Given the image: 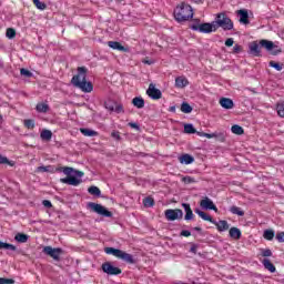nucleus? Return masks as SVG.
<instances>
[{
	"label": "nucleus",
	"mask_w": 284,
	"mask_h": 284,
	"mask_svg": "<svg viewBox=\"0 0 284 284\" xmlns=\"http://www.w3.org/2000/svg\"><path fill=\"white\" fill-rule=\"evenodd\" d=\"M88 68L85 67H79L78 68V74L73 75L71 79L72 85L74 88H78L82 92H92L94 90V85H92V82H88Z\"/></svg>",
	"instance_id": "f257e3e1"
},
{
	"label": "nucleus",
	"mask_w": 284,
	"mask_h": 284,
	"mask_svg": "<svg viewBox=\"0 0 284 284\" xmlns=\"http://www.w3.org/2000/svg\"><path fill=\"white\" fill-rule=\"evenodd\" d=\"M59 172H63V174L67 176L60 179V183H64L65 185H73L74 187L83 183L81 180V178L85 174L83 171H77L71 166H62L59 169Z\"/></svg>",
	"instance_id": "f03ea898"
},
{
	"label": "nucleus",
	"mask_w": 284,
	"mask_h": 284,
	"mask_svg": "<svg viewBox=\"0 0 284 284\" xmlns=\"http://www.w3.org/2000/svg\"><path fill=\"white\" fill-rule=\"evenodd\" d=\"M173 14L178 23H183L184 21H190V19L194 17V10L192 9V6L182 2L175 7Z\"/></svg>",
	"instance_id": "7ed1b4c3"
},
{
	"label": "nucleus",
	"mask_w": 284,
	"mask_h": 284,
	"mask_svg": "<svg viewBox=\"0 0 284 284\" xmlns=\"http://www.w3.org/2000/svg\"><path fill=\"white\" fill-rule=\"evenodd\" d=\"M104 252L105 254L115 256V258H120L121 261H124V263H130V265H134V263H136V261H134V256L130 253H125V251H121L114 247H105Z\"/></svg>",
	"instance_id": "20e7f679"
},
{
	"label": "nucleus",
	"mask_w": 284,
	"mask_h": 284,
	"mask_svg": "<svg viewBox=\"0 0 284 284\" xmlns=\"http://www.w3.org/2000/svg\"><path fill=\"white\" fill-rule=\"evenodd\" d=\"M213 23L215 30H219V28H222V30H234V22L225 13H217Z\"/></svg>",
	"instance_id": "39448f33"
},
{
	"label": "nucleus",
	"mask_w": 284,
	"mask_h": 284,
	"mask_svg": "<svg viewBox=\"0 0 284 284\" xmlns=\"http://www.w3.org/2000/svg\"><path fill=\"white\" fill-rule=\"evenodd\" d=\"M191 30H194L195 32H201L202 34H210L211 32H216V27L214 24V21L212 23L204 22L201 24H192Z\"/></svg>",
	"instance_id": "423d86ee"
},
{
	"label": "nucleus",
	"mask_w": 284,
	"mask_h": 284,
	"mask_svg": "<svg viewBox=\"0 0 284 284\" xmlns=\"http://www.w3.org/2000/svg\"><path fill=\"white\" fill-rule=\"evenodd\" d=\"M88 207L89 210H91V212H95V214H99L100 216H104L105 219H112V212L101 204L89 202Z\"/></svg>",
	"instance_id": "0eeeda50"
},
{
	"label": "nucleus",
	"mask_w": 284,
	"mask_h": 284,
	"mask_svg": "<svg viewBox=\"0 0 284 284\" xmlns=\"http://www.w3.org/2000/svg\"><path fill=\"white\" fill-rule=\"evenodd\" d=\"M42 252L53 258V261H61V256L63 254V248L61 247H52V246H44Z\"/></svg>",
	"instance_id": "6e6552de"
},
{
	"label": "nucleus",
	"mask_w": 284,
	"mask_h": 284,
	"mask_svg": "<svg viewBox=\"0 0 284 284\" xmlns=\"http://www.w3.org/2000/svg\"><path fill=\"white\" fill-rule=\"evenodd\" d=\"M102 272L109 276H119L123 271L120 267L112 265V262H104L101 266Z\"/></svg>",
	"instance_id": "1a4fd4ad"
},
{
	"label": "nucleus",
	"mask_w": 284,
	"mask_h": 284,
	"mask_svg": "<svg viewBox=\"0 0 284 284\" xmlns=\"http://www.w3.org/2000/svg\"><path fill=\"white\" fill-rule=\"evenodd\" d=\"M260 45L262 48H265V50H267L268 52H272V54L274 57H276V54H281V52H283V49H281L278 45L274 44V42H272L270 40H261Z\"/></svg>",
	"instance_id": "9d476101"
},
{
	"label": "nucleus",
	"mask_w": 284,
	"mask_h": 284,
	"mask_svg": "<svg viewBox=\"0 0 284 284\" xmlns=\"http://www.w3.org/2000/svg\"><path fill=\"white\" fill-rule=\"evenodd\" d=\"M164 216L168 221H179V219H183V211L181 209H168Z\"/></svg>",
	"instance_id": "9b49d317"
},
{
	"label": "nucleus",
	"mask_w": 284,
	"mask_h": 284,
	"mask_svg": "<svg viewBox=\"0 0 284 284\" xmlns=\"http://www.w3.org/2000/svg\"><path fill=\"white\" fill-rule=\"evenodd\" d=\"M200 206L203 210H213V212H219V207H216V204L210 199V197H204L200 202Z\"/></svg>",
	"instance_id": "f8f14e48"
},
{
	"label": "nucleus",
	"mask_w": 284,
	"mask_h": 284,
	"mask_svg": "<svg viewBox=\"0 0 284 284\" xmlns=\"http://www.w3.org/2000/svg\"><path fill=\"white\" fill-rule=\"evenodd\" d=\"M146 93L149 94V97L153 100H159L161 99V97H163V93H161V90L154 88V85L150 84Z\"/></svg>",
	"instance_id": "ddd939ff"
},
{
	"label": "nucleus",
	"mask_w": 284,
	"mask_h": 284,
	"mask_svg": "<svg viewBox=\"0 0 284 284\" xmlns=\"http://www.w3.org/2000/svg\"><path fill=\"white\" fill-rule=\"evenodd\" d=\"M248 52L252 57H261V45L258 42L253 41L248 44Z\"/></svg>",
	"instance_id": "4468645a"
},
{
	"label": "nucleus",
	"mask_w": 284,
	"mask_h": 284,
	"mask_svg": "<svg viewBox=\"0 0 284 284\" xmlns=\"http://www.w3.org/2000/svg\"><path fill=\"white\" fill-rule=\"evenodd\" d=\"M212 224L215 225L217 232H227L230 230V223L225 220H220L219 222L213 220Z\"/></svg>",
	"instance_id": "2eb2a0df"
},
{
	"label": "nucleus",
	"mask_w": 284,
	"mask_h": 284,
	"mask_svg": "<svg viewBox=\"0 0 284 284\" xmlns=\"http://www.w3.org/2000/svg\"><path fill=\"white\" fill-rule=\"evenodd\" d=\"M237 14L240 17V23H243L244 26H247V23H250V14L247 13V10H237Z\"/></svg>",
	"instance_id": "dca6fc26"
},
{
	"label": "nucleus",
	"mask_w": 284,
	"mask_h": 284,
	"mask_svg": "<svg viewBox=\"0 0 284 284\" xmlns=\"http://www.w3.org/2000/svg\"><path fill=\"white\" fill-rule=\"evenodd\" d=\"M182 207L185 212V221H192V219H194V212H192V206H190V204L187 203H182Z\"/></svg>",
	"instance_id": "f3484780"
},
{
	"label": "nucleus",
	"mask_w": 284,
	"mask_h": 284,
	"mask_svg": "<svg viewBox=\"0 0 284 284\" xmlns=\"http://www.w3.org/2000/svg\"><path fill=\"white\" fill-rule=\"evenodd\" d=\"M220 105L224 108V110H232V108H234V101L229 98H222L220 99Z\"/></svg>",
	"instance_id": "a211bd4d"
},
{
	"label": "nucleus",
	"mask_w": 284,
	"mask_h": 284,
	"mask_svg": "<svg viewBox=\"0 0 284 284\" xmlns=\"http://www.w3.org/2000/svg\"><path fill=\"white\" fill-rule=\"evenodd\" d=\"M179 161H180V163H182L184 165H192V163H194V156L185 153L179 158Z\"/></svg>",
	"instance_id": "6ab92c4d"
},
{
	"label": "nucleus",
	"mask_w": 284,
	"mask_h": 284,
	"mask_svg": "<svg viewBox=\"0 0 284 284\" xmlns=\"http://www.w3.org/2000/svg\"><path fill=\"white\" fill-rule=\"evenodd\" d=\"M109 48H112V50H119V52H128V49L121 44L119 41H109L108 42Z\"/></svg>",
	"instance_id": "aec40b11"
},
{
	"label": "nucleus",
	"mask_w": 284,
	"mask_h": 284,
	"mask_svg": "<svg viewBox=\"0 0 284 284\" xmlns=\"http://www.w3.org/2000/svg\"><path fill=\"white\" fill-rule=\"evenodd\" d=\"M229 235L233 239V241L241 240L242 233L239 227L233 226L229 230Z\"/></svg>",
	"instance_id": "412c9836"
},
{
	"label": "nucleus",
	"mask_w": 284,
	"mask_h": 284,
	"mask_svg": "<svg viewBox=\"0 0 284 284\" xmlns=\"http://www.w3.org/2000/svg\"><path fill=\"white\" fill-rule=\"evenodd\" d=\"M189 84H190V81H187L185 77H178L175 79V88L183 89V88H186V85Z\"/></svg>",
	"instance_id": "4be33fe9"
},
{
	"label": "nucleus",
	"mask_w": 284,
	"mask_h": 284,
	"mask_svg": "<svg viewBox=\"0 0 284 284\" xmlns=\"http://www.w3.org/2000/svg\"><path fill=\"white\" fill-rule=\"evenodd\" d=\"M263 266L265 267V270H267L268 272H271V274H274V272H276V266H274V264L272 263V261H270L268 258H264L262 261Z\"/></svg>",
	"instance_id": "5701e85b"
},
{
	"label": "nucleus",
	"mask_w": 284,
	"mask_h": 284,
	"mask_svg": "<svg viewBox=\"0 0 284 284\" xmlns=\"http://www.w3.org/2000/svg\"><path fill=\"white\" fill-rule=\"evenodd\" d=\"M132 103L134 108H138L139 110L145 108V100H143V98L135 97L133 98Z\"/></svg>",
	"instance_id": "b1692460"
},
{
	"label": "nucleus",
	"mask_w": 284,
	"mask_h": 284,
	"mask_svg": "<svg viewBox=\"0 0 284 284\" xmlns=\"http://www.w3.org/2000/svg\"><path fill=\"white\" fill-rule=\"evenodd\" d=\"M195 214L201 216L203 221H209V223H214V219H212V216H210L207 213H205L199 209L195 210Z\"/></svg>",
	"instance_id": "393cba45"
},
{
	"label": "nucleus",
	"mask_w": 284,
	"mask_h": 284,
	"mask_svg": "<svg viewBox=\"0 0 284 284\" xmlns=\"http://www.w3.org/2000/svg\"><path fill=\"white\" fill-rule=\"evenodd\" d=\"M40 139L42 141H52V131L48 129L42 130V132L40 133Z\"/></svg>",
	"instance_id": "a878e982"
},
{
	"label": "nucleus",
	"mask_w": 284,
	"mask_h": 284,
	"mask_svg": "<svg viewBox=\"0 0 284 284\" xmlns=\"http://www.w3.org/2000/svg\"><path fill=\"white\" fill-rule=\"evenodd\" d=\"M80 132L83 136H99V132L91 129L81 128Z\"/></svg>",
	"instance_id": "bb28decb"
},
{
	"label": "nucleus",
	"mask_w": 284,
	"mask_h": 284,
	"mask_svg": "<svg viewBox=\"0 0 284 284\" xmlns=\"http://www.w3.org/2000/svg\"><path fill=\"white\" fill-rule=\"evenodd\" d=\"M37 112H40L42 114H45L50 110V105L48 103L40 102L36 106Z\"/></svg>",
	"instance_id": "cd10ccee"
},
{
	"label": "nucleus",
	"mask_w": 284,
	"mask_h": 284,
	"mask_svg": "<svg viewBox=\"0 0 284 284\" xmlns=\"http://www.w3.org/2000/svg\"><path fill=\"white\" fill-rule=\"evenodd\" d=\"M0 250H11V252H17V246H14V244L0 241Z\"/></svg>",
	"instance_id": "c85d7f7f"
},
{
	"label": "nucleus",
	"mask_w": 284,
	"mask_h": 284,
	"mask_svg": "<svg viewBox=\"0 0 284 284\" xmlns=\"http://www.w3.org/2000/svg\"><path fill=\"white\" fill-rule=\"evenodd\" d=\"M230 213L231 214H236L237 216H245V212L236 205H233V206L230 207Z\"/></svg>",
	"instance_id": "c756f323"
},
{
	"label": "nucleus",
	"mask_w": 284,
	"mask_h": 284,
	"mask_svg": "<svg viewBox=\"0 0 284 284\" xmlns=\"http://www.w3.org/2000/svg\"><path fill=\"white\" fill-rule=\"evenodd\" d=\"M231 132L233 134H237L239 136H241V134H245V130H243V126L235 124L231 128Z\"/></svg>",
	"instance_id": "7c9ffc66"
},
{
	"label": "nucleus",
	"mask_w": 284,
	"mask_h": 284,
	"mask_svg": "<svg viewBox=\"0 0 284 284\" xmlns=\"http://www.w3.org/2000/svg\"><path fill=\"white\" fill-rule=\"evenodd\" d=\"M14 240L18 243H28V235L26 233H18L16 234Z\"/></svg>",
	"instance_id": "2f4dec72"
},
{
	"label": "nucleus",
	"mask_w": 284,
	"mask_h": 284,
	"mask_svg": "<svg viewBox=\"0 0 284 284\" xmlns=\"http://www.w3.org/2000/svg\"><path fill=\"white\" fill-rule=\"evenodd\" d=\"M88 192L92 194V196H101V189H99V186H90Z\"/></svg>",
	"instance_id": "473e14b6"
},
{
	"label": "nucleus",
	"mask_w": 284,
	"mask_h": 284,
	"mask_svg": "<svg viewBox=\"0 0 284 284\" xmlns=\"http://www.w3.org/2000/svg\"><path fill=\"white\" fill-rule=\"evenodd\" d=\"M181 112H183L184 114H190L192 112V106L190 105V103L183 102L181 104Z\"/></svg>",
	"instance_id": "72a5a7b5"
},
{
	"label": "nucleus",
	"mask_w": 284,
	"mask_h": 284,
	"mask_svg": "<svg viewBox=\"0 0 284 284\" xmlns=\"http://www.w3.org/2000/svg\"><path fill=\"white\" fill-rule=\"evenodd\" d=\"M263 236L266 241H273L275 233L273 230H265Z\"/></svg>",
	"instance_id": "f704fd0d"
},
{
	"label": "nucleus",
	"mask_w": 284,
	"mask_h": 284,
	"mask_svg": "<svg viewBox=\"0 0 284 284\" xmlns=\"http://www.w3.org/2000/svg\"><path fill=\"white\" fill-rule=\"evenodd\" d=\"M270 68H274L277 72H281L283 70V63L276 62V61H270L268 62Z\"/></svg>",
	"instance_id": "c9c22d12"
},
{
	"label": "nucleus",
	"mask_w": 284,
	"mask_h": 284,
	"mask_svg": "<svg viewBox=\"0 0 284 284\" xmlns=\"http://www.w3.org/2000/svg\"><path fill=\"white\" fill-rule=\"evenodd\" d=\"M33 6H36L38 10H45L48 8V4L41 2V0H33Z\"/></svg>",
	"instance_id": "e433bc0d"
},
{
	"label": "nucleus",
	"mask_w": 284,
	"mask_h": 284,
	"mask_svg": "<svg viewBox=\"0 0 284 284\" xmlns=\"http://www.w3.org/2000/svg\"><path fill=\"white\" fill-rule=\"evenodd\" d=\"M276 110L278 116H281V119H284V101L276 104Z\"/></svg>",
	"instance_id": "4c0bfd02"
},
{
	"label": "nucleus",
	"mask_w": 284,
	"mask_h": 284,
	"mask_svg": "<svg viewBox=\"0 0 284 284\" xmlns=\"http://www.w3.org/2000/svg\"><path fill=\"white\" fill-rule=\"evenodd\" d=\"M184 132L186 134H196V129H194V125H192V124H185Z\"/></svg>",
	"instance_id": "58836bf2"
},
{
	"label": "nucleus",
	"mask_w": 284,
	"mask_h": 284,
	"mask_svg": "<svg viewBox=\"0 0 284 284\" xmlns=\"http://www.w3.org/2000/svg\"><path fill=\"white\" fill-rule=\"evenodd\" d=\"M34 120L32 119H28V120H24V128H27V130H34Z\"/></svg>",
	"instance_id": "ea45409f"
},
{
	"label": "nucleus",
	"mask_w": 284,
	"mask_h": 284,
	"mask_svg": "<svg viewBox=\"0 0 284 284\" xmlns=\"http://www.w3.org/2000/svg\"><path fill=\"white\" fill-rule=\"evenodd\" d=\"M144 207H154V199L152 197H145L143 200Z\"/></svg>",
	"instance_id": "a19ab883"
},
{
	"label": "nucleus",
	"mask_w": 284,
	"mask_h": 284,
	"mask_svg": "<svg viewBox=\"0 0 284 284\" xmlns=\"http://www.w3.org/2000/svg\"><path fill=\"white\" fill-rule=\"evenodd\" d=\"M113 112H115L116 114H123V112H125V110L123 109V104L115 102V106L113 108Z\"/></svg>",
	"instance_id": "79ce46f5"
},
{
	"label": "nucleus",
	"mask_w": 284,
	"mask_h": 284,
	"mask_svg": "<svg viewBox=\"0 0 284 284\" xmlns=\"http://www.w3.org/2000/svg\"><path fill=\"white\" fill-rule=\"evenodd\" d=\"M6 36L8 39H14V37H17V30H14L12 28H8Z\"/></svg>",
	"instance_id": "37998d69"
},
{
	"label": "nucleus",
	"mask_w": 284,
	"mask_h": 284,
	"mask_svg": "<svg viewBox=\"0 0 284 284\" xmlns=\"http://www.w3.org/2000/svg\"><path fill=\"white\" fill-rule=\"evenodd\" d=\"M241 52H243V47L241 44H235L232 54H241Z\"/></svg>",
	"instance_id": "c03bdc74"
},
{
	"label": "nucleus",
	"mask_w": 284,
	"mask_h": 284,
	"mask_svg": "<svg viewBox=\"0 0 284 284\" xmlns=\"http://www.w3.org/2000/svg\"><path fill=\"white\" fill-rule=\"evenodd\" d=\"M20 74L22 77H27L28 79H30V77H32V72H30V70H28V69H21Z\"/></svg>",
	"instance_id": "a18cd8bd"
},
{
	"label": "nucleus",
	"mask_w": 284,
	"mask_h": 284,
	"mask_svg": "<svg viewBox=\"0 0 284 284\" xmlns=\"http://www.w3.org/2000/svg\"><path fill=\"white\" fill-rule=\"evenodd\" d=\"M0 284H14V280L0 277Z\"/></svg>",
	"instance_id": "49530a36"
},
{
	"label": "nucleus",
	"mask_w": 284,
	"mask_h": 284,
	"mask_svg": "<svg viewBox=\"0 0 284 284\" xmlns=\"http://www.w3.org/2000/svg\"><path fill=\"white\" fill-rule=\"evenodd\" d=\"M261 254H262V256H264V258H267V257L272 256V250L264 248V250H262Z\"/></svg>",
	"instance_id": "de8ad7c7"
},
{
	"label": "nucleus",
	"mask_w": 284,
	"mask_h": 284,
	"mask_svg": "<svg viewBox=\"0 0 284 284\" xmlns=\"http://www.w3.org/2000/svg\"><path fill=\"white\" fill-rule=\"evenodd\" d=\"M275 239L278 241V243H284V232H278Z\"/></svg>",
	"instance_id": "09e8293b"
},
{
	"label": "nucleus",
	"mask_w": 284,
	"mask_h": 284,
	"mask_svg": "<svg viewBox=\"0 0 284 284\" xmlns=\"http://www.w3.org/2000/svg\"><path fill=\"white\" fill-rule=\"evenodd\" d=\"M115 103H116V102H114V103L106 102V103H105L106 110H109V112H114Z\"/></svg>",
	"instance_id": "8fccbe9b"
},
{
	"label": "nucleus",
	"mask_w": 284,
	"mask_h": 284,
	"mask_svg": "<svg viewBox=\"0 0 284 284\" xmlns=\"http://www.w3.org/2000/svg\"><path fill=\"white\" fill-rule=\"evenodd\" d=\"M183 181L189 184L196 183V180H194V178H192V176H185V178H183Z\"/></svg>",
	"instance_id": "3c124183"
},
{
	"label": "nucleus",
	"mask_w": 284,
	"mask_h": 284,
	"mask_svg": "<svg viewBox=\"0 0 284 284\" xmlns=\"http://www.w3.org/2000/svg\"><path fill=\"white\" fill-rule=\"evenodd\" d=\"M225 45H226V48H232V45H234V39H232V38L226 39Z\"/></svg>",
	"instance_id": "603ef678"
},
{
	"label": "nucleus",
	"mask_w": 284,
	"mask_h": 284,
	"mask_svg": "<svg viewBox=\"0 0 284 284\" xmlns=\"http://www.w3.org/2000/svg\"><path fill=\"white\" fill-rule=\"evenodd\" d=\"M8 163H10V161L6 156L0 155V165H6Z\"/></svg>",
	"instance_id": "864d4df0"
},
{
	"label": "nucleus",
	"mask_w": 284,
	"mask_h": 284,
	"mask_svg": "<svg viewBox=\"0 0 284 284\" xmlns=\"http://www.w3.org/2000/svg\"><path fill=\"white\" fill-rule=\"evenodd\" d=\"M180 235L187 237V236H192V233L187 230H183V231H181Z\"/></svg>",
	"instance_id": "5fc2aeb1"
},
{
	"label": "nucleus",
	"mask_w": 284,
	"mask_h": 284,
	"mask_svg": "<svg viewBox=\"0 0 284 284\" xmlns=\"http://www.w3.org/2000/svg\"><path fill=\"white\" fill-rule=\"evenodd\" d=\"M205 139H216V133H204Z\"/></svg>",
	"instance_id": "6e6d98bb"
},
{
	"label": "nucleus",
	"mask_w": 284,
	"mask_h": 284,
	"mask_svg": "<svg viewBox=\"0 0 284 284\" xmlns=\"http://www.w3.org/2000/svg\"><path fill=\"white\" fill-rule=\"evenodd\" d=\"M48 168H50V166H38L37 172H49Z\"/></svg>",
	"instance_id": "4d7b16f0"
},
{
	"label": "nucleus",
	"mask_w": 284,
	"mask_h": 284,
	"mask_svg": "<svg viewBox=\"0 0 284 284\" xmlns=\"http://www.w3.org/2000/svg\"><path fill=\"white\" fill-rule=\"evenodd\" d=\"M42 205H44V207H52V202H50V200H44L42 201Z\"/></svg>",
	"instance_id": "13d9d810"
},
{
	"label": "nucleus",
	"mask_w": 284,
	"mask_h": 284,
	"mask_svg": "<svg viewBox=\"0 0 284 284\" xmlns=\"http://www.w3.org/2000/svg\"><path fill=\"white\" fill-rule=\"evenodd\" d=\"M196 250H199V246L196 244H192L190 252H192V254H196Z\"/></svg>",
	"instance_id": "bf43d9fd"
},
{
	"label": "nucleus",
	"mask_w": 284,
	"mask_h": 284,
	"mask_svg": "<svg viewBox=\"0 0 284 284\" xmlns=\"http://www.w3.org/2000/svg\"><path fill=\"white\" fill-rule=\"evenodd\" d=\"M111 136H112L113 139H116L118 141L121 139V135L119 134V132H112V133H111Z\"/></svg>",
	"instance_id": "052dcab7"
},
{
	"label": "nucleus",
	"mask_w": 284,
	"mask_h": 284,
	"mask_svg": "<svg viewBox=\"0 0 284 284\" xmlns=\"http://www.w3.org/2000/svg\"><path fill=\"white\" fill-rule=\"evenodd\" d=\"M130 128H133V130H139V124L134 122L129 123Z\"/></svg>",
	"instance_id": "680f3d73"
},
{
	"label": "nucleus",
	"mask_w": 284,
	"mask_h": 284,
	"mask_svg": "<svg viewBox=\"0 0 284 284\" xmlns=\"http://www.w3.org/2000/svg\"><path fill=\"white\" fill-rule=\"evenodd\" d=\"M169 112H176V106H175V105L170 106V108H169Z\"/></svg>",
	"instance_id": "e2e57ef3"
},
{
	"label": "nucleus",
	"mask_w": 284,
	"mask_h": 284,
	"mask_svg": "<svg viewBox=\"0 0 284 284\" xmlns=\"http://www.w3.org/2000/svg\"><path fill=\"white\" fill-rule=\"evenodd\" d=\"M143 63H145L146 65H152V60H143Z\"/></svg>",
	"instance_id": "0e129e2a"
},
{
	"label": "nucleus",
	"mask_w": 284,
	"mask_h": 284,
	"mask_svg": "<svg viewBox=\"0 0 284 284\" xmlns=\"http://www.w3.org/2000/svg\"><path fill=\"white\" fill-rule=\"evenodd\" d=\"M193 3H203L204 0H191Z\"/></svg>",
	"instance_id": "69168bd1"
},
{
	"label": "nucleus",
	"mask_w": 284,
	"mask_h": 284,
	"mask_svg": "<svg viewBox=\"0 0 284 284\" xmlns=\"http://www.w3.org/2000/svg\"><path fill=\"white\" fill-rule=\"evenodd\" d=\"M194 230H195V232H201L202 231V229L200 226H195Z\"/></svg>",
	"instance_id": "338daca9"
},
{
	"label": "nucleus",
	"mask_w": 284,
	"mask_h": 284,
	"mask_svg": "<svg viewBox=\"0 0 284 284\" xmlns=\"http://www.w3.org/2000/svg\"><path fill=\"white\" fill-rule=\"evenodd\" d=\"M221 141H225V136L223 134H220Z\"/></svg>",
	"instance_id": "774afa93"
}]
</instances>
